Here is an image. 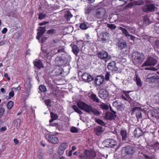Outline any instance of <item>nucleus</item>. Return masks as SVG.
Instances as JSON below:
<instances>
[{"instance_id": "nucleus-1", "label": "nucleus", "mask_w": 159, "mask_h": 159, "mask_svg": "<svg viewBox=\"0 0 159 159\" xmlns=\"http://www.w3.org/2000/svg\"><path fill=\"white\" fill-rule=\"evenodd\" d=\"M77 105L80 109L85 110L88 113H92L96 116H98L100 114V112L98 110L93 108L91 105H88L81 101H79L77 102Z\"/></svg>"}, {"instance_id": "nucleus-2", "label": "nucleus", "mask_w": 159, "mask_h": 159, "mask_svg": "<svg viewBox=\"0 0 159 159\" xmlns=\"http://www.w3.org/2000/svg\"><path fill=\"white\" fill-rule=\"evenodd\" d=\"M98 38L103 43L108 42L110 39V34L107 32H104V29L101 26L95 29Z\"/></svg>"}, {"instance_id": "nucleus-3", "label": "nucleus", "mask_w": 159, "mask_h": 159, "mask_svg": "<svg viewBox=\"0 0 159 159\" xmlns=\"http://www.w3.org/2000/svg\"><path fill=\"white\" fill-rule=\"evenodd\" d=\"M157 60L153 57H149L142 65V67L145 70L156 71L157 70V68L153 67L149 68L146 66H154L157 64Z\"/></svg>"}, {"instance_id": "nucleus-4", "label": "nucleus", "mask_w": 159, "mask_h": 159, "mask_svg": "<svg viewBox=\"0 0 159 159\" xmlns=\"http://www.w3.org/2000/svg\"><path fill=\"white\" fill-rule=\"evenodd\" d=\"M132 57L133 62L134 65H136L141 64L144 59V56L143 54L138 52H134Z\"/></svg>"}, {"instance_id": "nucleus-5", "label": "nucleus", "mask_w": 159, "mask_h": 159, "mask_svg": "<svg viewBox=\"0 0 159 159\" xmlns=\"http://www.w3.org/2000/svg\"><path fill=\"white\" fill-rule=\"evenodd\" d=\"M96 156L95 152L92 150H85L84 154L79 156V157L82 159H93Z\"/></svg>"}, {"instance_id": "nucleus-6", "label": "nucleus", "mask_w": 159, "mask_h": 159, "mask_svg": "<svg viewBox=\"0 0 159 159\" xmlns=\"http://www.w3.org/2000/svg\"><path fill=\"white\" fill-rule=\"evenodd\" d=\"M157 6L155 4H150L145 5L143 6L142 9L144 12H153L157 10Z\"/></svg>"}, {"instance_id": "nucleus-7", "label": "nucleus", "mask_w": 159, "mask_h": 159, "mask_svg": "<svg viewBox=\"0 0 159 159\" xmlns=\"http://www.w3.org/2000/svg\"><path fill=\"white\" fill-rule=\"evenodd\" d=\"M135 152V148L130 145H128L122 148V153H125L127 155H132Z\"/></svg>"}, {"instance_id": "nucleus-8", "label": "nucleus", "mask_w": 159, "mask_h": 159, "mask_svg": "<svg viewBox=\"0 0 159 159\" xmlns=\"http://www.w3.org/2000/svg\"><path fill=\"white\" fill-rule=\"evenodd\" d=\"M97 54L98 57L99 58L104 60L105 62H107L108 60L111 59V57L108 56L107 52L105 51H102L98 52Z\"/></svg>"}, {"instance_id": "nucleus-9", "label": "nucleus", "mask_w": 159, "mask_h": 159, "mask_svg": "<svg viewBox=\"0 0 159 159\" xmlns=\"http://www.w3.org/2000/svg\"><path fill=\"white\" fill-rule=\"evenodd\" d=\"M46 138L48 140L52 143L57 144L58 142V139L56 135L47 134Z\"/></svg>"}, {"instance_id": "nucleus-10", "label": "nucleus", "mask_w": 159, "mask_h": 159, "mask_svg": "<svg viewBox=\"0 0 159 159\" xmlns=\"http://www.w3.org/2000/svg\"><path fill=\"white\" fill-rule=\"evenodd\" d=\"M104 143L107 147L113 148L117 145V142L115 140L111 139H107L104 141Z\"/></svg>"}, {"instance_id": "nucleus-11", "label": "nucleus", "mask_w": 159, "mask_h": 159, "mask_svg": "<svg viewBox=\"0 0 159 159\" xmlns=\"http://www.w3.org/2000/svg\"><path fill=\"white\" fill-rule=\"evenodd\" d=\"M68 145L66 143H62L60 145L58 151V154L62 155L64 153L65 150L67 148Z\"/></svg>"}, {"instance_id": "nucleus-12", "label": "nucleus", "mask_w": 159, "mask_h": 159, "mask_svg": "<svg viewBox=\"0 0 159 159\" xmlns=\"http://www.w3.org/2000/svg\"><path fill=\"white\" fill-rule=\"evenodd\" d=\"M99 97L103 99L106 98L108 96V93L105 89H101L98 92Z\"/></svg>"}, {"instance_id": "nucleus-13", "label": "nucleus", "mask_w": 159, "mask_h": 159, "mask_svg": "<svg viewBox=\"0 0 159 159\" xmlns=\"http://www.w3.org/2000/svg\"><path fill=\"white\" fill-rule=\"evenodd\" d=\"M116 63L115 61H112L109 63L107 66L108 69L111 71H116L117 70L118 68L116 65Z\"/></svg>"}, {"instance_id": "nucleus-14", "label": "nucleus", "mask_w": 159, "mask_h": 159, "mask_svg": "<svg viewBox=\"0 0 159 159\" xmlns=\"http://www.w3.org/2000/svg\"><path fill=\"white\" fill-rule=\"evenodd\" d=\"M157 76L156 74H149L147 75L146 81L148 82L154 81L157 79Z\"/></svg>"}, {"instance_id": "nucleus-15", "label": "nucleus", "mask_w": 159, "mask_h": 159, "mask_svg": "<svg viewBox=\"0 0 159 159\" xmlns=\"http://www.w3.org/2000/svg\"><path fill=\"white\" fill-rule=\"evenodd\" d=\"M82 78L84 80L88 82L91 81L93 79V77L92 76L86 73L83 74Z\"/></svg>"}, {"instance_id": "nucleus-16", "label": "nucleus", "mask_w": 159, "mask_h": 159, "mask_svg": "<svg viewBox=\"0 0 159 159\" xmlns=\"http://www.w3.org/2000/svg\"><path fill=\"white\" fill-rule=\"evenodd\" d=\"M104 80V77L102 75L97 76L95 79V82L98 86H99L103 82Z\"/></svg>"}, {"instance_id": "nucleus-17", "label": "nucleus", "mask_w": 159, "mask_h": 159, "mask_svg": "<svg viewBox=\"0 0 159 159\" xmlns=\"http://www.w3.org/2000/svg\"><path fill=\"white\" fill-rule=\"evenodd\" d=\"M133 134L135 137L138 138L143 135V132L140 128H136L134 131Z\"/></svg>"}, {"instance_id": "nucleus-18", "label": "nucleus", "mask_w": 159, "mask_h": 159, "mask_svg": "<svg viewBox=\"0 0 159 159\" xmlns=\"http://www.w3.org/2000/svg\"><path fill=\"white\" fill-rule=\"evenodd\" d=\"M33 62L34 66L39 69L44 67L42 62L40 60L36 59Z\"/></svg>"}, {"instance_id": "nucleus-19", "label": "nucleus", "mask_w": 159, "mask_h": 159, "mask_svg": "<svg viewBox=\"0 0 159 159\" xmlns=\"http://www.w3.org/2000/svg\"><path fill=\"white\" fill-rule=\"evenodd\" d=\"M110 109L111 111H112L114 113H111L110 112H107L106 113L105 116V118L109 120H111L114 118L115 117V112L112 111L111 108L110 107Z\"/></svg>"}, {"instance_id": "nucleus-20", "label": "nucleus", "mask_w": 159, "mask_h": 159, "mask_svg": "<svg viewBox=\"0 0 159 159\" xmlns=\"http://www.w3.org/2000/svg\"><path fill=\"white\" fill-rule=\"evenodd\" d=\"M103 131L104 129L101 126H98L94 128V133L98 136L101 134Z\"/></svg>"}, {"instance_id": "nucleus-21", "label": "nucleus", "mask_w": 159, "mask_h": 159, "mask_svg": "<svg viewBox=\"0 0 159 159\" xmlns=\"http://www.w3.org/2000/svg\"><path fill=\"white\" fill-rule=\"evenodd\" d=\"M105 14V10L103 8L98 9L96 11V15L98 18L103 17Z\"/></svg>"}, {"instance_id": "nucleus-22", "label": "nucleus", "mask_w": 159, "mask_h": 159, "mask_svg": "<svg viewBox=\"0 0 159 159\" xmlns=\"http://www.w3.org/2000/svg\"><path fill=\"white\" fill-rule=\"evenodd\" d=\"M56 49L52 50L50 52H48L47 54H46V57L47 59L48 60H50L52 56L58 53L57 51V52Z\"/></svg>"}, {"instance_id": "nucleus-23", "label": "nucleus", "mask_w": 159, "mask_h": 159, "mask_svg": "<svg viewBox=\"0 0 159 159\" xmlns=\"http://www.w3.org/2000/svg\"><path fill=\"white\" fill-rule=\"evenodd\" d=\"M120 135L121 136L123 140H125L127 137V131L125 129H121L120 132Z\"/></svg>"}, {"instance_id": "nucleus-24", "label": "nucleus", "mask_w": 159, "mask_h": 159, "mask_svg": "<svg viewBox=\"0 0 159 159\" xmlns=\"http://www.w3.org/2000/svg\"><path fill=\"white\" fill-rule=\"evenodd\" d=\"M122 97V98L125 100H128L130 99V98L129 94V92L127 91H123Z\"/></svg>"}, {"instance_id": "nucleus-25", "label": "nucleus", "mask_w": 159, "mask_h": 159, "mask_svg": "<svg viewBox=\"0 0 159 159\" xmlns=\"http://www.w3.org/2000/svg\"><path fill=\"white\" fill-rule=\"evenodd\" d=\"M117 46L120 49H123L126 47V43L124 41H119L117 43Z\"/></svg>"}, {"instance_id": "nucleus-26", "label": "nucleus", "mask_w": 159, "mask_h": 159, "mask_svg": "<svg viewBox=\"0 0 159 159\" xmlns=\"http://www.w3.org/2000/svg\"><path fill=\"white\" fill-rule=\"evenodd\" d=\"M72 51L73 53L76 56L80 52V50L77 46L75 45H74L72 48Z\"/></svg>"}, {"instance_id": "nucleus-27", "label": "nucleus", "mask_w": 159, "mask_h": 159, "mask_svg": "<svg viewBox=\"0 0 159 159\" xmlns=\"http://www.w3.org/2000/svg\"><path fill=\"white\" fill-rule=\"evenodd\" d=\"M90 97L93 101L97 102H99V100L96 95L94 93H92L90 95Z\"/></svg>"}, {"instance_id": "nucleus-28", "label": "nucleus", "mask_w": 159, "mask_h": 159, "mask_svg": "<svg viewBox=\"0 0 159 159\" xmlns=\"http://www.w3.org/2000/svg\"><path fill=\"white\" fill-rule=\"evenodd\" d=\"M135 80L137 86L138 87H141L142 85V83L140 78L137 75H136Z\"/></svg>"}, {"instance_id": "nucleus-29", "label": "nucleus", "mask_w": 159, "mask_h": 159, "mask_svg": "<svg viewBox=\"0 0 159 159\" xmlns=\"http://www.w3.org/2000/svg\"><path fill=\"white\" fill-rule=\"evenodd\" d=\"M119 29L122 31V33L125 34L126 37H129V33L126 29L122 27H120Z\"/></svg>"}, {"instance_id": "nucleus-30", "label": "nucleus", "mask_w": 159, "mask_h": 159, "mask_svg": "<svg viewBox=\"0 0 159 159\" xmlns=\"http://www.w3.org/2000/svg\"><path fill=\"white\" fill-rule=\"evenodd\" d=\"M46 30L45 27H40L39 30V31L38 33L39 34H40L42 36L45 32Z\"/></svg>"}, {"instance_id": "nucleus-31", "label": "nucleus", "mask_w": 159, "mask_h": 159, "mask_svg": "<svg viewBox=\"0 0 159 159\" xmlns=\"http://www.w3.org/2000/svg\"><path fill=\"white\" fill-rule=\"evenodd\" d=\"M72 108L75 112L78 113L79 114L82 115L83 114V112L78 109L77 106L74 105L72 106Z\"/></svg>"}, {"instance_id": "nucleus-32", "label": "nucleus", "mask_w": 159, "mask_h": 159, "mask_svg": "<svg viewBox=\"0 0 159 159\" xmlns=\"http://www.w3.org/2000/svg\"><path fill=\"white\" fill-rule=\"evenodd\" d=\"M100 107L101 109H102L104 110H107L109 108L108 106L107 105L104 104L103 103H102L100 105Z\"/></svg>"}, {"instance_id": "nucleus-33", "label": "nucleus", "mask_w": 159, "mask_h": 159, "mask_svg": "<svg viewBox=\"0 0 159 159\" xmlns=\"http://www.w3.org/2000/svg\"><path fill=\"white\" fill-rule=\"evenodd\" d=\"M39 89L40 90L43 92H45L47 90L46 87L43 85H40L39 87Z\"/></svg>"}, {"instance_id": "nucleus-34", "label": "nucleus", "mask_w": 159, "mask_h": 159, "mask_svg": "<svg viewBox=\"0 0 159 159\" xmlns=\"http://www.w3.org/2000/svg\"><path fill=\"white\" fill-rule=\"evenodd\" d=\"M107 26L111 30H114L116 28V26L114 24H107Z\"/></svg>"}, {"instance_id": "nucleus-35", "label": "nucleus", "mask_w": 159, "mask_h": 159, "mask_svg": "<svg viewBox=\"0 0 159 159\" xmlns=\"http://www.w3.org/2000/svg\"><path fill=\"white\" fill-rule=\"evenodd\" d=\"M134 5H141L143 4V2L142 0H139L137 1H134Z\"/></svg>"}, {"instance_id": "nucleus-36", "label": "nucleus", "mask_w": 159, "mask_h": 159, "mask_svg": "<svg viewBox=\"0 0 159 159\" xmlns=\"http://www.w3.org/2000/svg\"><path fill=\"white\" fill-rule=\"evenodd\" d=\"M65 16L68 20H69L72 16V15L69 11H67L65 15Z\"/></svg>"}, {"instance_id": "nucleus-37", "label": "nucleus", "mask_w": 159, "mask_h": 159, "mask_svg": "<svg viewBox=\"0 0 159 159\" xmlns=\"http://www.w3.org/2000/svg\"><path fill=\"white\" fill-rule=\"evenodd\" d=\"M92 10V9L90 7H87L85 8V13L86 14H89Z\"/></svg>"}, {"instance_id": "nucleus-38", "label": "nucleus", "mask_w": 159, "mask_h": 159, "mask_svg": "<svg viewBox=\"0 0 159 159\" xmlns=\"http://www.w3.org/2000/svg\"><path fill=\"white\" fill-rule=\"evenodd\" d=\"M50 115L51 118L53 119V120H55L57 119L58 117L57 115L53 113L52 112H50Z\"/></svg>"}, {"instance_id": "nucleus-39", "label": "nucleus", "mask_w": 159, "mask_h": 159, "mask_svg": "<svg viewBox=\"0 0 159 159\" xmlns=\"http://www.w3.org/2000/svg\"><path fill=\"white\" fill-rule=\"evenodd\" d=\"M80 27L81 29L83 30H86L88 28L86 25L84 23H82L80 24Z\"/></svg>"}, {"instance_id": "nucleus-40", "label": "nucleus", "mask_w": 159, "mask_h": 159, "mask_svg": "<svg viewBox=\"0 0 159 159\" xmlns=\"http://www.w3.org/2000/svg\"><path fill=\"white\" fill-rule=\"evenodd\" d=\"M47 34L50 35L55 34L56 30L55 29H51L48 30L47 32Z\"/></svg>"}, {"instance_id": "nucleus-41", "label": "nucleus", "mask_w": 159, "mask_h": 159, "mask_svg": "<svg viewBox=\"0 0 159 159\" xmlns=\"http://www.w3.org/2000/svg\"><path fill=\"white\" fill-rule=\"evenodd\" d=\"M96 122L98 124L102 126H104L105 125V123L102 120L99 119H96Z\"/></svg>"}, {"instance_id": "nucleus-42", "label": "nucleus", "mask_w": 159, "mask_h": 159, "mask_svg": "<svg viewBox=\"0 0 159 159\" xmlns=\"http://www.w3.org/2000/svg\"><path fill=\"white\" fill-rule=\"evenodd\" d=\"M64 48H65L64 47L60 46L59 48V49L57 51V52L58 53L65 52Z\"/></svg>"}, {"instance_id": "nucleus-43", "label": "nucleus", "mask_w": 159, "mask_h": 159, "mask_svg": "<svg viewBox=\"0 0 159 159\" xmlns=\"http://www.w3.org/2000/svg\"><path fill=\"white\" fill-rule=\"evenodd\" d=\"M13 105V102L12 101H9L7 103V106L8 108H11Z\"/></svg>"}, {"instance_id": "nucleus-44", "label": "nucleus", "mask_w": 159, "mask_h": 159, "mask_svg": "<svg viewBox=\"0 0 159 159\" xmlns=\"http://www.w3.org/2000/svg\"><path fill=\"white\" fill-rule=\"evenodd\" d=\"M24 85L25 88L27 89L28 90H30L31 87V85L30 83L25 84Z\"/></svg>"}, {"instance_id": "nucleus-45", "label": "nucleus", "mask_w": 159, "mask_h": 159, "mask_svg": "<svg viewBox=\"0 0 159 159\" xmlns=\"http://www.w3.org/2000/svg\"><path fill=\"white\" fill-rule=\"evenodd\" d=\"M70 131L72 133H76L78 132V130L77 128L73 127L70 129Z\"/></svg>"}, {"instance_id": "nucleus-46", "label": "nucleus", "mask_w": 159, "mask_h": 159, "mask_svg": "<svg viewBox=\"0 0 159 159\" xmlns=\"http://www.w3.org/2000/svg\"><path fill=\"white\" fill-rule=\"evenodd\" d=\"M154 28L157 33H159V23H156L155 24Z\"/></svg>"}, {"instance_id": "nucleus-47", "label": "nucleus", "mask_w": 159, "mask_h": 159, "mask_svg": "<svg viewBox=\"0 0 159 159\" xmlns=\"http://www.w3.org/2000/svg\"><path fill=\"white\" fill-rule=\"evenodd\" d=\"M46 16L45 14H43L42 13H40L39 14V19H43Z\"/></svg>"}, {"instance_id": "nucleus-48", "label": "nucleus", "mask_w": 159, "mask_h": 159, "mask_svg": "<svg viewBox=\"0 0 159 159\" xmlns=\"http://www.w3.org/2000/svg\"><path fill=\"white\" fill-rule=\"evenodd\" d=\"M110 75L109 73L108 72H106L105 75V79L106 80H109Z\"/></svg>"}, {"instance_id": "nucleus-49", "label": "nucleus", "mask_w": 159, "mask_h": 159, "mask_svg": "<svg viewBox=\"0 0 159 159\" xmlns=\"http://www.w3.org/2000/svg\"><path fill=\"white\" fill-rule=\"evenodd\" d=\"M44 102L47 106H50V104L51 102V101L49 99H48L47 100H45Z\"/></svg>"}, {"instance_id": "nucleus-50", "label": "nucleus", "mask_w": 159, "mask_h": 159, "mask_svg": "<svg viewBox=\"0 0 159 159\" xmlns=\"http://www.w3.org/2000/svg\"><path fill=\"white\" fill-rule=\"evenodd\" d=\"M143 20L146 23L148 24L149 23V19L148 16H145L143 18Z\"/></svg>"}, {"instance_id": "nucleus-51", "label": "nucleus", "mask_w": 159, "mask_h": 159, "mask_svg": "<svg viewBox=\"0 0 159 159\" xmlns=\"http://www.w3.org/2000/svg\"><path fill=\"white\" fill-rule=\"evenodd\" d=\"M142 114L140 111H138L136 113V116L138 119L141 118L142 117Z\"/></svg>"}, {"instance_id": "nucleus-52", "label": "nucleus", "mask_w": 159, "mask_h": 159, "mask_svg": "<svg viewBox=\"0 0 159 159\" xmlns=\"http://www.w3.org/2000/svg\"><path fill=\"white\" fill-rule=\"evenodd\" d=\"M48 36H44L42 37L41 39V42L43 43L47 39Z\"/></svg>"}, {"instance_id": "nucleus-53", "label": "nucleus", "mask_w": 159, "mask_h": 159, "mask_svg": "<svg viewBox=\"0 0 159 159\" xmlns=\"http://www.w3.org/2000/svg\"><path fill=\"white\" fill-rule=\"evenodd\" d=\"M4 112V109L2 107L0 108V118Z\"/></svg>"}, {"instance_id": "nucleus-54", "label": "nucleus", "mask_w": 159, "mask_h": 159, "mask_svg": "<svg viewBox=\"0 0 159 159\" xmlns=\"http://www.w3.org/2000/svg\"><path fill=\"white\" fill-rule=\"evenodd\" d=\"M135 6L134 5V2L129 3L127 6V7H131L133 6Z\"/></svg>"}, {"instance_id": "nucleus-55", "label": "nucleus", "mask_w": 159, "mask_h": 159, "mask_svg": "<svg viewBox=\"0 0 159 159\" xmlns=\"http://www.w3.org/2000/svg\"><path fill=\"white\" fill-rule=\"evenodd\" d=\"M155 45L157 47L159 48V40H157L156 41Z\"/></svg>"}, {"instance_id": "nucleus-56", "label": "nucleus", "mask_w": 159, "mask_h": 159, "mask_svg": "<svg viewBox=\"0 0 159 159\" xmlns=\"http://www.w3.org/2000/svg\"><path fill=\"white\" fill-rule=\"evenodd\" d=\"M14 92L13 91H11L9 93V95L10 97H12L14 96Z\"/></svg>"}, {"instance_id": "nucleus-57", "label": "nucleus", "mask_w": 159, "mask_h": 159, "mask_svg": "<svg viewBox=\"0 0 159 159\" xmlns=\"http://www.w3.org/2000/svg\"><path fill=\"white\" fill-rule=\"evenodd\" d=\"M6 128L5 127H2L0 129V132L4 131L6 130Z\"/></svg>"}, {"instance_id": "nucleus-58", "label": "nucleus", "mask_w": 159, "mask_h": 159, "mask_svg": "<svg viewBox=\"0 0 159 159\" xmlns=\"http://www.w3.org/2000/svg\"><path fill=\"white\" fill-rule=\"evenodd\" d=\"M7 29L6 28H4L2 31V32L3 34H5L7 31Z\"/></svg>"}, {"instance_id": "nucleus-59", "label": "nucleus", "mask_w": 159, "mask_h": 159, "mask_svg": "<svg viewBox=\"0 0 159 159\" xmlns=\"http://www.w3.org/2000/svg\"><path fill=\"white\" fill-rule=\"evenodd\" d=\"M4 76L5 77L7 78L8 80H10V78L8 76L7 73H5L4 75Z\"/></svg>"}, {"instance_id": "nucleus-60", "label": "nucleus", "mask_w": 159, "mask_h": 159, "mask_svg": "<svg viewBox=\"0 0 159 159\" xmlns=\"http://www.w3.org/2000/svg\"><path fill=\"white\" fill-rule=\"evenodd\" d=\"M13 141L15 144H17L19 143V141L16 139H14Z\"/></svg>"}, {"instance_id": "nucleus-61", "label": "nucleus", "mask_w": 159, "mask_h": 159, "mask_svg": "<svg viewBox=\"0 0 159 159\" xmlns=\"http://www.w3.org/2000/svg\"><path fill=\"white\" fill-rule=\"evenodd\" d=\"M126 61V59L124 58H122L120 61V62L121 63H125Z\"/></svg>"}, {"instance_id": "nucleus-62", "label": "nucleus", "mask_w": 159, "mask_h": 159, "mask_svg": "<svg viewBox=\"0 0 159 159\" xmlns=\"http://www.w3.org/2000/svg\"><path fill=\"white\" fill-rule=\"evenodd\" d=\"M129 37H130V39L132 40H134L135 39V37L134 36H133L132 35L129 34Z\"/></svg>"}, {"instance_id": "nucleus-63", "label": "nucleus", "mask_w": 159, "mask_h": 159, "mask_svg": "<svg viewBox=\"0 0 159 159\" xmlns=\"http://www.w3.org/2000/svg\"><path fill=\"white\" fill-rule=\"evenodd\" d=\"M144 158L145 159H152V158L151 157L148 156L147 155H144Z\"/></svg>"}, {"instance_id": "nucleus-64", "label": "nucleus", "mask_w": 159, "mask_h": 159, "mask_svg": "<svg viewBox=\"0 0 159 159\" xmlns=\"http://www.w3.org/2000/svg\"><path fill=\"white\" fill-rule=\"evenodd\" d=\"M36 159H43V157L40 155H38L36 157Z\"/></svg>"}]
</instances>
